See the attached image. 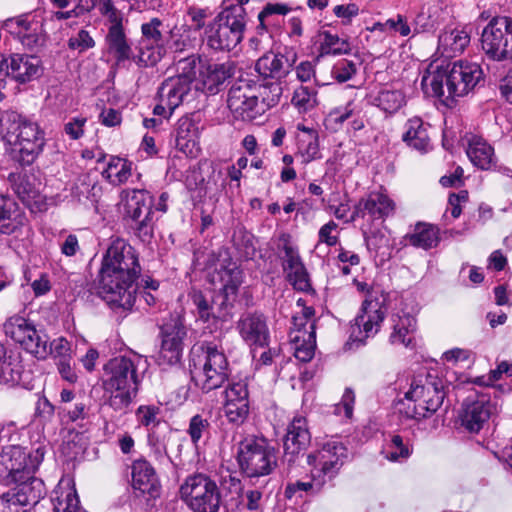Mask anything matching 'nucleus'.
Listing matches in <instances>:
<instances>
[{
	"instance_id": "f257e3e1",
	"label": "nucleus",
	"mask_w": 512,
	"mask_h": 512,
	"mask_svg": "<svg viewBox=\"0 0 512 512\" xmlns=\"http://www.w3.org/2000/svg\"><path fill=\"white\" fill-rule=\"evenodd\" d=\"M142 268L137 250L123 238L112 240L98 272L97 294L115 313L127 315L136 302Z\"/></svg>"
},
{
	"instance_id": "f03ea898",
	"label": "nucleus",
	"mask_w": 512,
	"mask_h": 512,
	"mask_svg": "<svg viewBox=\"0 0 512 512\" xmlns=\"http://www.w3.org/2000/svg\"><path fill=\"white\" fill-rule=\"evenodd\" d=\"M45 452L44 446L32 450L11 445L3 449L2 464L7 471L4 480L10 488L0 495V512H26L44 498L45 484L35 473Z\"/></svg>"
},
{
	"instance_id": "7ed1b4c3",
	"label": "nucleus",
	"mask_w": 512,
	"mask_h": 512,
	"mask_svg": "<svg viewBox=\"0 0 512 512\" xmlns=\"http://www.w3.org/2000/svg\"><path fill=\"white\" fill-rule=\"evenodd\" d=\"M484 81V73L479 64L459 60L438 66L429 75H424L421 85L425 93H431L449 105V100L454 101L467 95L478 85H483Z\"/></svg>"
},
{
	"instance_id": "20e7f679",
	"label": "nucleus",
	"mask_w": 512,
	"mask_h": 512,
	"mask_svg": "<svg viewBox=\"0 0 512 512\" xmlns=\"http://www.w3.org/2000/svg\"><path fill=\"white\" fill-rule=\"evenodd\" d=\"M103 372L102 386L110 393L105 404L120 416L127 414L142 381L135 363L126 356H117L104 364Z\"/></svg>"
},
{
	"instance_id": "39448f33",
	"label": "nucleus",
	"mask_w": 512,
	"mask_h": 512,
	"mask_svg": "<svg viewBox=\"0 0 512 512\" xmlns=\"http://www.w3.org/2000/svg\"><path fill=\"white\" fill-rule=\"evenodd\" d=\"M179 493L193 512H218L221 506L228 512L240 504L239 497L230 501L223 498L216 481L204 473L189 475L180 486Z\"/></svg>"
},
{
	"instance_id": "423d86ee",
	"label": "nucleus",
	"mask_w": 512,
	"mask_h": 512,
	"mask_svg": "<svg viewBox=\"0 0 512 512\" xmlns=\"http://www.w3.org/2000/svg\"><path fill=\"white\" fill-rule=\"evenodd\" d=\"M278 449L263 435H246L237 444L236 461L247 478L268 476L278 465Z\"/></svg>"
},
{
	"instance_id": "0eeeda50",
	"label": "nucleus",
	"mask_w": 512,
	"mask_h": 512,
	"mask_svg": "<svg viewBox=\"0 0 512 512\" xmlns=\"http://www.w3.org/2000/svg\"><path fill=\"white\" fill-rule=\"evenodd\" d=\"M246 10L239 5L226 6L205 28L206 45L216 52H230L243 39Z\"/></svg>"
},
{
	"instance_id": "6e6552de",
	"label": "nucleus",
	"mask_w": 512,
	"mask_h": 512,
	"mask_svg": "<svg viewBox=\"0 0 512 512\" xmlns=\"http://www.w3.org/2000/svg\"><path fill=\"white\" fill-rule=\"evenodd\" d=\"M348 460V448L339 441H328L320 449L307 455L311 467V478L316 481L317 491H321L326 481H332Z\"/></svg>"
},
{
	"instance_id": "1a4fd4ad",
	"label": "nucleus",
	"mask_w": 512,
	"mask_h": 512,
	"mask_svg": "<svg viewBox=\"0 0 512 512\" xmlns=\"http://www.w3.org/2000/svg\"><path fill=\"white\" fill-rule=\"evenodd\" d=\"M481 48L492 61L512 60V18L493 17L481 34Z\"/></svg>"
},
{
	"instance_id": "9d476101",
	"label": "nucleus",
	"mask_w": 512,
	"mask_h": 512,
	"mask_svg": "<svg viewBox=\"0 0 512 512\" xmlns=\"http://www.w3.org/2000/svg\"><path fill=\"white\" fill-rule=\"evenodd\" d=\"M161 338L158 364L173 366L180 363L184 340L187 337L185 318L180 313H171L159 327Z\"/></svg>"
},
{
	"instance_id": "9b49d317",
	"label": "nucleus",
	"mask_w": 512,
	"mask_h": 512,
	"mask_svg": "<svg viewBox=\"0 0 512 512\" xmlns=\"http://www.w3.org/2000/svg\"><path fill=\"white\" fill-rule=\"evenodd\" d=\"M385 317L386 308L383 304L378 300L365 299L351 325L349 339L364 345L367 338L377 334Z\"/></svg>"
},
{
	"instance_id": "f8f14e48",
	"label": "nucleus",
	"mask_w": 512,
	"mask_h": 512,
	"mask_svg": "<svg viewBox=\"0 0 512 512\" xmlns=\"http://www.w3.org/2000/svg\"><path fill=\"white\" fill-rule=\"evenodd\" d=\"M131 486L137 497H143L149 504L161 497L162 485L152 464L141 457L132 462Z\"/></svg>"
},
{
	"instance_id": "ddd939ff",
	"label": "nucleus",
	"mask_w": 512,
	"mask_h": 512,
	"mask_svg": "<svg viewBox=\"0 0 512 512\" xmlns=\"http://www.w3.org/2000/svg\"><path fill=\"white\" fill-rule=\"evenodd\" d=\"M493 405L488 394L468 396L458 413L460 426L469 433H478L489 420Z\"/></svg>"
},
{
	"instance_id": "4468645a",
	"label": "nucleus",
	"mask_w": 512,
	"mask_h": 512,
	"mask_svg": "<svg viewBox=\"0 0 512 512\" xmlns=\"http://www.w3.org/2000/svg\"><path fill=\"white\" fill-rule=\"evenodd\" d=\"M196 308L197 317L204 323H211L215 327L219 323L227 322L232 318V309L223 299H218V294L207 297L199 289H192L189 294Z\"/></svg>"
},
{
	"instance_id": "2eb2a0df",
	"label": "nucleus",
	"mask_w": 512,
	"mask_h": 512,
	"mask_svg": "<svg viewBox=\"0 0 512 512\" xmlns=\"http://www.w3.org/2000/svg\"><path fill=\"white\" fill-rule=\"evenodd\" d=\"M237 329L242 339L251 347L252 353H255L256 348L269 346L270 331L264 313L253 311L243 314L237 323Z\"/></svg>"
},
{
	"instance_id": "dca6fc26",
	"label": "nucleus",
	"mask_w": 512,
	"mask_h": 512,
	"mask_svg": "<svg viewBox=\"0 0 512 512\" xmlns=\"http://www.w3.org/2000/svg\"><path fill=\"white\" fill-rule=\"evenodd\" d=\"M106 42L109 52L113 53L117 64L127 60H133L139 67L154 66L160 60V53H148L144 47H140L138 55H133L124 31L116 30L107 33Z\"/></svg>"
},
{
	"instance_id": "f3484780",
	"label": "nucleus",
	"mask_w": 512,
	"mask_h": 512,
	"mask_svg": "<svg viewBox=\"0 0 512 512\" xmlns=\"http://www.w3.org/2000/svg\"><path fill=\"white\" fill-rule=\"evenodd\" d=\"M311 442L307 421L304 417H295L287 427L283 438V462L289 467L296 463L301 453L307 450Z\"/></svg>"
},
{
	"instance_id": "a211bd4d",
	"label": "nucleus",
	"mask_w": 512,
	"mask_h": 512,
	"mask_svg": "<svg viewBox=\"0 0 512 512\" xmlns=\"http://www.w3.org/2000/svg\"><path fill=\"white\" fill-rule=\"evenodd\" d=\"M296 59L295 53H292L291 58H289L282 53L268 51L256 60L254 70L262 81L273 80L283 82L289 75Z\"/></svg>"
},
{
	"instance_id": "6ab92c4d",
	"label": "nucleus",
	"mask_w": 512,
	"mask_h": 512,
	"mask_svg": "<svg viewBox=\"0 0 512 512\" xmlns=\"http://www.w3.org/2000/svg\"><path fill=\"white\" fill-rule=\"evenodd\" d=\"M235 63L226 61L223 63H210L208 61L199 68V76L203 90L210 95H215L224 90L227 81L234 76Z\"/></svg>"
},
{
	"instance_id": "aec40b11",
	"label": "nucleus",
	"mask_w": 512,
	"mask_h": 512,
	"mask_svg": "<svg viewBox=\"0 0 512 512\" xmlns=\"http://www.w3.org/2000/svg\"><path fill=\"white\" fill-rule=\"evenodd\" d=\"M6 77L25 84L41 75V59L36 55L13 53L8 55Z\"/></svg>"
},
{
	"instance_id": "412c9836",
	"label": "nucleus",
	"mask_w": 512,
	"mask_h": 512,
	"mask_svg": "<svg viewBox=\"0 0 512 512\" xmlns=\"http://www.w3.org/2000/svg\"><path fill=\"white\" fill-rule=\"evenodd\" d=\"M227 264L221 265L218 270L222 287L218 291V299H223L233 310L239 288L244 280V272L231 258L225 260Z\"/></svg>"
},
{
	"instance_id": "4be33fe9",
	"label": "nucleus",
	"mask_w": 512,
	"mask_h": 512,
	"mask_svg": "<svg viewBox=\"0 0 512 512\" xmlns=\"http://www.w3.org/2000/svg\"><path fill=\"white\" fill-rule=\"evenodd\" d=\"M125 194L124 223L138 218L154 215V196L145 189H131L122 192Z\"/></svg>"
},
{
	"instance_id": "5701e85b",
	"label": "nucleus",
	"mask_w": 512,
	"mask_h": 512,
	"mask_svg": "<svg viewBox=\"0 0 512 512\" xmlns=\"http://www.w3.org/2000/svg\"><path fill=\"white\" fill-rule=\"evenodd\" d=\"M28 223L24 209L10 197L0 194V234L13 235L21 232Z\"/></svg>"
},
{
	"instance_id": "b1692460",
	"label": "nucleus",
	"mask_w": 512,
	"mask_h": 512,
	"mask_svg": "<svg viewBox=\"0 0 512 512\" xmlns=\"http://www.w3.org/2000/svg\"><path fill=\"white\" fill-rule=\"evenodd\" d=\"M420 391L419 399L424 403L422 410L430 417L443 405L447 395L444 381L436 375L427 373L424 379L420 378Z\"/></svg>"
},
{
	"instance_id": "393cba45",
	"label": "nucleus",
	"mask_w": 512,
	"mask_h": 512,
	"mask_svg": "<svg viewBox=\"0 0 512 512\" xmlns=\"http://www.w3.org/2000/svg\"><path fill=\"white\" fill-rule=\"evenodd\" d=\"M227 106L236 118L252 121L263 114L256 94L241 93L238 88H230Z\"/></svg>"
},
{
	"instance_id": "a878e982",
	"label": "nucleus",
	"mask_w": 512,
	"mask_h": 512,
	"mask_svg": "<svg viewBox=\"0 0 512 512\" xmlns=\"http://www.w3.org/2000/svg\"><path fill=\"white\" fill-rule=\"evenodd\" d=\"M174 133L176 149L187 157H196L199 129L192 117L189 115L181 117L177 121Z\"/></svg>"
},
{
	"instance_id": "bb28decb",
	"label": "nucleus",
	"mask_w": 512,
	"mask_h": 512,
	"mask_svg": "<svg viewBox=\"0 0 512 512\" xmlns=\"http://www.w3.org/2000/svg\"><path fill=\"white\" fill-rule=\"evenodd\" d=\"M191 91L185 81H180L179 78L169 77L165 79L158 88L157 98L161 103H164L170 110V114L182 104L184 98Z\"/></svg>"
},
{
	"instance_id": "cd10ccee",
	"label": "nucleus",
	"mask_w": 512,
	"mask_h": 512,
	"mask_svg": "<svg viewBox=\"0 0 512 512\" xmlns=\"http://www.w3.org/2000/svg\"><path fill=\"white\" fill-rule=\"evenodd\" d=\"M429 127L430 124L425 123L420 117L408 119L405 123L402 141L412 149L426 152L430 146Z\"/></svg>"
},
{
	"instance_id": "c85d7f7f",
	"label": "nucleus",
	"mask_w": 512,
	"mask_h": 512,
	"mask_svg": "<svg viewBox=\"0 0 512 512\" xmlns=\"http://www.w3.org/2000/svg\"><path fill=\"white\" fill-rule=\"evenodd\" d=\"M405 239L413 247L430 250L436 248L441 241L440 229L434 224L417 222L413 233L407 234Z\"/></svg>"
},
{
	"instance_id": "c756f323",
	"label": "nucleus",
	"mask_w": 512,
	"mask_h": 512,
	"mask_svg": "<svg viewBox=\"0 0 512 512\" xmlns=\"http://www.w3.org/2000/svg\"><path fill=\"white\" fill-rule=\"evenodd\" d=\"M0 383L9 386H22L28 388L30 384V372L26 371L16 358L5 357L0 362Z\"/></svg>"
},
{
	"instance_id": "7c9ffc66",
	"label": "nucleus",
	"mask_w": 512,
	"mask_h": 512,
	"mask_svg": "<svg viewBox=\"0 0 512 512\" xmlns=\"http://www.w3.org/2000/svg\"><path fill=\"white\" fill-rule=\"evenodd\" d=\"M8 181L17 197L26 205H30L39 196V190L32 175L12 172L8 176Z\"/></svg>"
},
{
	"instance_id": "2f4dec72",
	"label": "nucleus",
	"mask_w": 512,
	"mask_h": 512,
	"mask_svg": "<svg viewBox=\"0 0 512 512\" xmlns=\"http://www.w3.org/2000/svg\"><path fill=\"white\" fill-rule=\"evenodd\" d=\"M319 37L322 40L318 47L317 61L326 56H340L351 53L352 49L348 39L340 38L337 34H332L327 30L320 31Z\"/></svg>"
},
{
	"instance_id": "473e14b6",
	"label": "nucleus",
	"mask_w": 512,
	"mask_h": 512,
	"mask_svg": "<svg viewBox=\"0 0 512 512\" xmlns=\"http://www.w3.org/2000/svg\"><path fill=\"white\" fill-rule=\"evenodd\" d=\"M133 163L119 156H111L102 177L110 184L118 186L127 182L132 175Z\"/></svg>"
},
{
	"instance_id": "72a5a7b5",
	"label": "nucleus",
	"mask_w": 512,
	"mask_h": 512,
	"mask_svg": "<svg viewBox=\"0 0 512 512\" xmlns=\"http://www.w3.org/2000/svg\"><path fill=\"white\" fill-rule=\"evenodd\" d=\"M6 146L10 158L22 167L33 164L44 147L35 142H15Z\"/></svg>"
},
{
	"instance_id": "f704fd0d",
	"label": "nucleus",
	"mask_w": 512,
	"mask_h": 512,
	"mask_svg": "<svg viewBox=\"0 0 512 512\" xmlns=\"http://www.w3.org/2000/svg\"><path fill=\"white\" fill-rule=\"evenodd\" d=\"M199 376L200 379L192 376V381H194L195 385L202 391V393L207 394L222 387V385L228 381L229 370H218L217 368L215 369L202 366Z\"/></svg>"
},
{
	"instance_id": "c9c22d12",
	"label": "nucleus",
	"mask_w": 512,
	"mask_h": 512,
	"mask_svg": "<svg viewBox=\"0 0 512 512\" xmlns=\"http://www.w3.org/2000/svg\"><path fill=\"white\" fill-rule=\"evenodd\" d=\"M232 244L243 261L253 260L257 253V239L244 226L234 230Z\"/></svg>"
},
{
	"instance_id": "e433bc0d",
	"label": "nucleus",
	"mask_w": 512,
	"mask_h": 512,
	"mask_svg": "<svg viewBox=\"0 0 512 512\" xmlns=\"http://www.w3.org/2000/svg\"><path fill=\"white\" fill-rule=\"evenodd\" d=\"M364 200V210H367V214L373 220L388 217L395 208L393 200H391L387 195L379 192L370 193L367 198H364Z\"/></svg>"
},
{
	"instance_id": "4c0bfd02",
	"label": "nucleus",
	"mask_w": 512,
	"mask_h": 512,
	"mask_svg": "<svg viewBox=\"0 0 512 512\" xmlns=\"http://www.w3.org/2000/svg\"><path fill=\"white\" fill-rule=\"evenodd\" d=\"M467 156L472 164L481 170H489L496 166L494 149L486 142L470 143Z\"/></svg>"
},
{
	"instance_id": "58836bf2",
	"label": "nucleus",
	"mask_w": 512,
	"mask_h": 512,
	"mask_svg": "<svg viewBox=\"0 0 512 512\" xmlns=\"http://www.w3.org/2000/svg\"><path fill=\"white\" fill-rule=\"evenodd\" d=\"M259 106L264 113L266 110L277 106L283 93L282 82L265 80L261 81L257 88Z\"/></svg>"
},
{
	"instance_id": "ea45409f",
	"label": "nucleus",
	"mask_w": 512,
	"mask_h": 512,
	"mask_svg": "<svg viewBox=\"0 0 512 512\" xmlns=\"http://www.w3.org/2000/svg\"><path fill=\"white\" fill-rule=\"evenodd\" d=\"M49 338L43 331H38L32 326V332L25 334L19 344L21 347L38 359H45L48 355Z\"/></svg>"
},
{
	"instance_id": "a19ab883",
	"label": "nucleus",
	"mask_w": 512,
	"mask_h": 512,
	"mask_svg": "<svg viewBox=\"0 0 512 512\" xmlns=\"http://www.w3.org/2000/svg\"><path fill=\"white\" fill-rule=\"evenodd\" d=\"M157 219L154 215L145 216L136 220L126 222L128 232L141 241L143 244H150L154 238Z\"/></svg>"
},
{
	"instance_id": "79ce46f5",
	"label": "nucleus",
	"mask_w": 512,
	"mask_h": 512,
	"mask_svg": "<svg viewBox=\"0 0 512 512\" xmlns=\"http://www.w3.org/2000/svg\"><path fill=\"white\" fill-rule=\"evenodd\" d=\"M25 120L26 118L16 111L7 110L1 114L0 134L5 145L15 143L17 133Z\"/></svg>"
},
{
	"instance_id": "37998d69",
	"label": "nucleus",
	"mask_w": 512,
	"mask_h": 512,
	"mask_svg": "<svg viewBox=\"0 0 512 512\" xmlns=\"http://www.w3.org/2000/svg\"><path fill=\"white\" fill-rule=\"evenodd\" d=\"M203 357L204 363L202 366L209 368H217L218 370H229V362L221 346H218L213 341H203L199 346Z\"/></svg>"
},
{
	"instance_id": "c03bdc74",
	"label": "nucleus",
	"mask_w": 512,
	"mask_h": 512,
	"mask_svg": "<svg viewBox=\"0 0 512 512\" xmlns=\"http://www.w3.org/2000/svg\"><path fill=\"white\" fill-rule=\"evenodd\" d=\"M364 242L370 252H374L376 257H381V260H386L391 257L392 247L390 239L379 229L373 230L369 233L364 232Z\"/></svg>"
},
{
	"instance_id": "a18cd8bd",
	"label": "nucleus",
	"mask_w": 512,
	"mask_h": 512,
	"mask_svg": "<svg viewBox=\"0 0 512 512\" xmlns=\"http://www.w3.org/2000/svg\"><path fill=\"white\" fill-rule=\"evenodd\" d=\"M387 447L389 451L386 454V459L391 462L407 460L413 452L410 439L404 438L400 434H391Z\"/></svg>"
},
{
	"instance_id": "49530a36",
	"label": "nucleus",
	"mask_w": 512,
	"mask_h": 512,
	"mask_svg": "<svg viewBox=\"0 0 512 512\" xmlns=\"http://www.w3.org/2000/svg\"><path fill=\"white\" fill-rule=\"evenodd\" d=\"M162 21L159 18H152L149 22L141 25V32L143 40L141 44H145L144 50L148 53H155L152 51L154 47L161 49V43L163 41V35L160 31Z\"/></svg>"
},
{
	"instance_id": "de8ad7c7",
	"label": "nucleus",
	"mask_w": 512,
	"mask_h": 512,
	"mask_svg": "<svg viewBox=\"0 0 512 512\" xmlns=\"http://www.w3.org/2000/svg\"><path fill=\"white\" fill-rule=\"evenodd\" d=\"M372 104L385 113L393 114L405 104V98L398 90H382L373 99Z\"/></svg>"
},
{
	"instance_id": "09e8293b",
	"label": "nucleus",
	"mask_w": 512,
	"mask_h": 512,
	"mask_svg": "<svg viewBox=\"0 0 512 512\" xmlns=\"http://www.w3.org/2000/svg\"><path fill=\"white\" fill-rule=\"evenodd\" d=\"M164 423V429L158 425L150 427L147 433V443L156 458L167 456V444L166 438L167 433L170 432V427L166 422Z\"/></svg>"
},
{
	"instance_id": "8fccbe9b",
	"label": "nucleus",
	"mask_w": 512,
	"mask_h": 512,
	"mask_svg": "<svg viewBox=\"0 0 512 512\" xmlns=\"http://www.w3.org/2000/svg\"><path fill=\"white\" fill-rule=\"evenodd\" d=\"M202 64H205L199 55H190L183 59H180L177 63L178 75L174 76L179 80L185 81V83L191 87L193 81L196 79L197 72Z\"/></svg>"
},
{
	"instance_id": "3c124183",
	"label": "nucleus",
	"mask_w": 512,
	"mask_h": 512,
	"mask_svg": "<svg viewBox=\"0 0 512 512\" xmlns=\"http://www.w3.org/2000/svg\"><path fill=\"white\" fill-rule=\"evenodd\" d=\"M291 103L297 108L299 113H307L318 104L317 91L314 88L301 85L295 89Z\"/></svg>"
},
{
	"instance_id": "603ef678",
	"label": "nucleus",
	"mask_w": 512,
	"mask_h": 512,
	"mask_svg": "<svg viewBox=\"0 0 512 512\" xmlns=\"http://www.w3.org/2000/svg\"><path fill=\"white\" fill-rule=\"evenodd\" d=\"M439 43L445 47L449 46L454 54L462 53L470 43V35L464 30L451 29L439 36Z\"/></svg>"
},
{
	"instance_id": "864d4df0",
	"label": "nucleus",
	"mask_w": 512,
	"mask_h": 512,
	"mask_svg": "<svg viewBox=\"0 0 512 512\" xmlns=\"http://www.w3.org/2000/svg\"><path fill=\"white\" fill-rule=\"evenodd\" d=\"M32 326L34 324L28 319L14 315L6 320L3 329L6 336L19 343L21 339H24L26 333L32 332Z\"/></svg>"
},
{
	"instance_id": "5fc2aeb1",
	"label": "nucleus",
	"mask_w": 512,
	"mask_h": 512,
	"mask_svg": "<svg viewBox=\"0 0 512 512\" xmlns=\"http://www.w3.org/2000/svg\"><path fill=\"white\" fill-rule=\"evenodd\" d=\"M211 430V423L209 417L203 414H195L189 420V425L187 428V434L190 437L192 444L197 447L199 441L204 436H209Z\"/></svg>"
},
{
	"instance_id": "6e6d98bb",
	"label": "nucleus",
	"mask_w": 512,
	"mask_h": 512,
	"mask_svg": "<svg viewBox=\"0 0 512 512\" xmlns=\"http://www.w3.org/2000/svg\"><path fill=\"white\" fill-rule=\"evenodd\" d=\"M224 412L229 423L240 426L249 416L250 404L249 402H225Z\"/></svg>"
},
{
	"instance_id": "4d7b16f0",
	"label": "nucleus",
	"mask_w": 512,
	"mask_h": 512,
	"mask_svg": "<svg viewBox=\"0 0 512 512\" xmlns=\"http://www.w3.org/2000/svg\"><path fill=\"white\" fill-rule=\"evenodd\" d=\"M15 142H35L45 145L44 132L39 128L36 122L26 118L21 129L18 131Z\"/></svg>"
},
{
	"instance_id": "13d9d810",
	"label": "nucleus",
	"mask_w": 512,
	"mask_h": 512,
	"mask_svg": "<svg viewBox=\"0 0 512 512\" xmlns=\"http://www.w3.org/2000/svg\"><path fill=\"white\" fill-rule=\"evenodd\" d=\"M204 165L207 166V171L209 172L208 179L206 184L199 188L198 195H196V199L198 202H203L208 193L212 190V185L217 186V182L219 180L222 181L221 187L225 186V180L223 178V172L213 162H208L207 160L204 162Z\"/></svg>"
},
{
	"instance_id": "bf43d9fd",
	"label": "nucleus",
	"mask_w": 512,
	"mask_h": 512,
	"mask_svg": "<svg viewBox=\"0 0 512 512\" xmlns=\"http://www.w3.org/2000/svg\"><path fill=\"white\" fill-rule=\"evenodd\" d=\"M160 413L161 409L155 405H140L135 411L138 423L148 429L161 425L162 422L158 418Z\"/></svg>"
},
{
	"instance_id": "052dcab7",
	"label": "nucleus",
	"mask_w": 512,
	"mask_h": 512,
	"mask_svg": "<svg viewBox=\"0 0 512 512\" xmlns=\"http://www.w3.org/2000/svg\"><path fill=\"white\" fill-rule=\"evenodd\" d=\"M287 280L297 291L301 292H314L309 278V273L305 265H301L287 273Z\"/></svg>"
},
{
	"instance_id": "680f3d73",
	"label": "nucleus",
	"mask_w": 512,
	"mask_h": 512,
	"mask_svg": "<svg viewBox=\"0 0 512 512\" xmlns=\"http://www.w3.org/2000/svg\"><path fill=\"white\" fill-rule=\"evenodd\" d=\"M311 331L308 334V342H303L301 345L296 346L294 356L301 362H309L315 354L316 343V320L310 325Z\"/></svg>"
},
{
	"instance_id": "e2e57ef3",
	"label": "nucleus",
	"mask_w": 512,
	"mask_h": 512,
	"mask_svg": "<svg viewBox=\"0 0 512 512\" xmlns=\"http://www.w3.org/2000/svg\"><path fill=\"white\" fill-rule=\"evenodd\" d=\"M357 73L356 64L352 60L341 59L335 63L331 70V76L338 83H345Z\"/></svg>"
},
{
	"instance_id": "0e129e2a",
	"label": "nucleus",
	"mask_w": 512,
	"mask_h": 512,
	"mask_svg": "<svg viewBox=\"0 0 512 512\" xmlns=\"http://www.w3.org/2000/svg\"><path fill=\"white\" fill-rule=\"evenodd\" d=\"M225 402H249L247 384L242 381L229 384L225 390Z\"/></svg>"
},
{
	"instance_id": "69168bd1",
	"label": "nucleus",
	"mask_w": 512,
	"mask_h": 512,
	"mask_svg": "<svg viewBox=\"0 0 512 512\" xmlns=\"http://www.w3.org/2000/svg\"><path fill=\"white\" fill-rule=\"evenodd\" d=\"M396 406L401 417L405 419L420 421L429 417V414L422 410V406L419 408L415 402L406 403L404 399H399Z\"/></svg>"
},
{
	"instance_id": "338daca9",
	"label": "nucleus",
	"mask_w": 512,
	"mask_h": 512,
	"mask_svg": "<svg viewBox=\"0 0 512 512\" xmlns=\"http://www.w3.org/2000/svg\"><path fill=\"white\" fill-rule=\"evenodd\" d=\"M67 45L71 50H79V52H84L90 48H93L95 46V41L87 30L81 29L76 37L69 38Z\"/></svg>"
},
{
	"instance_id": "774afa93",
	"label": "nucleus",
	"mask_w": 512,
	"mask_h": 512,
	"mask_svg": "<svg viewBox=\"0 0 512 512\" xmlns=\"http://www.w3.org/2000/svg\"><path fill=\"white\" fill-rule=\"evenodd\" d=\"M53 512H79V499L76 493L69 492L64 500L57 498V503L50 499Z\"/></svg>"
}]
</instances>
